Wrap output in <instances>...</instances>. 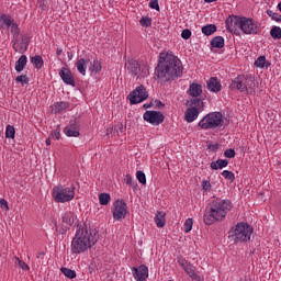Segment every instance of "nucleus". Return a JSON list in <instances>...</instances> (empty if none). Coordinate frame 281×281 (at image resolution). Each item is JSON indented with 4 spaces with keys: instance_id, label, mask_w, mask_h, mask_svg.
Returning <instances> with one entry per match:
<instances>
[{
    "instance_id": "obj_63",
    "label": "nucleus",
    "mask_w": 281,
    "mask_h": 281,
    "mask_svg": "<svg viewBox=\"0 0 281 281\" xmlns=\"http://www.w3.org/2000/svg\"><path fill=\"white\" fill-rule=\"evenodd\" d=\"M278 10L281 11V2L278 3Z\"/></svg>"
},
{
    "instance_id": "obj_41",
    "label": "nucleus",
    "mask_w": 281,
    "mask_h": 281,
    "mask_svg": "<svg viewBox=\"0 0 281 281\" xmlns=\"http://www.w3.org/2000/svg\"><path fill=\"white\" fill-rule=\"evenodd\" d=\"M9 27L11 30V34H13V38L16 36H21L19 25L16 23H11Z\"/></svg>"
},
{
    "instance_id": "obj_42",
    "label": "nucleus",
    "mask_w": 281,
    "mask_h": 281,
    "mask_svg": "<svg viewBox=\"0 0 281 281\" xmlns=\"http://www.w3.org/2000/svg\"><path fill=\"white\" fill-rule=\"evenodd\" d=\"M136 179L142 183L143 186H146V173L144 171H137L136 172Z\"/></svg>"
},
{
    "instance_id": "obj_30",
    "label": "nucleus",
    "mask_w": 281,
    "mask_h": 281,
    "mask_svg": "<svg viewBox=\"0 0 281 281\" xmlns=\"http://www.w3.org/2000/svg\"><path fill=\"white\" fill-rule=\"evenodd\" d=\"M216 32V26L215 24H209L202 27V34L205 36H212Z\"/></svg>"
},
{
    "instance_id": "obj_21",
    "label": "nucleus",
    "mask_w": 281,
    "mask_h": 281,
    "mask_svg": "<svg viewBox=\"0 0 281 281\" xmlns=\"http://www.w3.org/2000/svg\"><path fill=\"white\" fill-rule=\"evenodd\" d=\"M87 65H89V60H87L85 58H80L77 60V63H76L77 71H79V74H81V76L87 75Z\"/></svg>"
},
{
    "instance_id": "obj_61",
    "label": "nucleus",
    "mask_w": 281,
    "mask_h": 281,
    "mask_svg": "<svg viewBox=\"0 0 281 281\" xmlns=\"http://www.w3.org/2000/svg\"><path fill=\"white\" fill-rule=\"evenodd\" d=\"M157 106H165V104L161 101H156Z\"/></svg>"
},
{
    "instance_id": "obj_35",
    "label": "nucleus",
    "mask_w": 281,
    "mask_h": 281,
    "mask_svg": "<svg viewBox=\"0 0 281 281\" xmlns=\"http://www.w3.org/2000/svg\"><path fill=\"white\" fill-rule=\"evenodd\" d=\"M270 36L277 41H280L281 38V27L280 26H273L270 31Z\"/></svg>"
},
{
    "instance_id": "obj_43",
    "label": "nucleus",
    "mask_w": 281,
    "mask_h": 281,
    "mask_svg": "<svg viewBox=\"0 0 281 281\" xmlns=\"http://www.w3.org/2000/svg\"><path fill=\"white\" fill-rule=\"evenodd\" d=\"M192 225H194V222L192 221V218H188L184 222V232H186V234L192 232Z\"/></svg>"
},
{
    "instance_id": "obj_44",
    "label": "nucleus",
    "mask_w": 281,
    "mask_h": 281,
    "mask_svg": "<svg viewBox=\"0 0 281 281\" xmlns=\"http://www.w3.org/2000/svg\"><path fill=\"white\" fill-rule=\"evenodd\" d=\"M139 24L143 27H150V25H153V20L150 18H143L140 19Z\"/></svg>"
},
{
    "instance_id": "obj_36",
    "label": "nucleus",
    "mask_w": 281,
    "mask_h": 281,
    "mask_svg": "<svg viewBox=\"0 0 281 281\" xmlns=\"http://www.w3.org/2000/svg\"><path fill=\"white\" fill-rule=\"evenodd\" d=\"M60 271L66 278H69V280H74V278H76V272L69 268L61 267Z\"/></svg>"
},
{
    "instance_id": "obj_54",
    "label": "nucleus",
    "mask_w": 281,
    "mask_h": 281,
    "mask_svg": "<svg viewBox=\"0 0 281 281\" xmlns=\"http://www.w3.org/2000/svg\"><path fill=\"white\" fill-rule=\"evenodd\" d=\"M78 122H76V120H74V121H70V124H69V126H67L66 128H72V130H75V131H78Z\"/></svg>"
},
{
    "instance_id": "obj_2",
    "label": "nucleus",
    "mask_w": 281,
    "mask_h": 281,
    "mask_svg": "<svg viewBox=\"0 0 281 281\" xmlns=\"http://www.w3.org/2000/svg\"><path fill=\"white\" fill-rule=\"evenodd\" d=\"M100 240V234L95 229L78 227L71 240V254H85Z\"/></svg>"
},
{
    "instance_id": "obj_57",
    "label": "nucleus",
    "mask_w": 281,
    "mask_h": 281,
    "mask_svg": "<svg viewBox=\"0 0 281 281\" xmlns=\"http://www.w3.org/2000/svg\"><path fill=\"white\" fill-rule=\"evenodd\" d=\"M130 186L133 188V190H137V181L134 180Z\"/></svg>"
},
{
    "instance_id": "obj_45",
    "label": "nucleus",
    "mask_w": 281,
    "mask_h": 281,
    "mask_svg": "<svg viewBox=\"0 0 281 281\" xmlns=\"http://www.w3.org/2000/svg\"><path fill=\"white\" fill-rule=\"evenodd\" d=\"M15 82H21V85H27L30 82V78H27L25 75H20L15 78Z\"/></svg>"
},
{
    "instance_id": "obj_5",
    "label": "nucleus",
    "mask_w": 281,
    "mask_h": 281,
    "mask_svg": "<svg viewBox=\"0 0 281 281\" xmlns=\"http://www.w3.org/2000/svg\"><path fill=\"white\" fill-rule=\"evenodd\" d=\"M232 89H237L241 93H254V89H256V81L254 77L247 76H238L235 78L231 85Z\"/></svg>"
},
{
    "instance_id": "obj_40",
    "label": "nucleus",
    "mask_w": 281,
    "mask_h": 281,
    "mask_svg": "<svg viewBox=\"0 0 281 281\" xmlns=\"http://www.w3.org/2000/svg\"><path fill=\"white\" fill-rule=\"evenodd\" d=\"M222 177H224V179H227V181H231V183H234V181L236 180V176H234V172L229 170H224L222 172Z\"/></svg>"
},
{
    "instance_id": "obj_59",
    "label": "nucleus",
    "mask_w": 281,
    "mask_h": 281,
    "mask_svg": "<svg viewBox=\"0 0 281 281\" xmlns=\"http://www.w3.org/2000/svg\"><path fill=\"white\" fill-rule=\"evenodd\" d=\"M150 106H153V103H150V104L145 103V104L143 105V108H145V109H150Z\"/></svg>"
},
{
    "instance_id": "obj_11",
    "label": "nucleus",
    "mask_w": 281,
    "mask_h": 281,
    "mask_svg": "<svg viewBox=\"0 0 281 281\" xmlns=\"http://www.w3.org/2000/svg\"><path fill=\"white\" fill-rule=\"evenodd\" d=\"M127 100L130 104H142L144 100H148V91L144 85H140L127 95Z\"/></svg>"
},
{
    "instance_id": "obj_32",
    "label": "nucleus",
    "mask_w": 281,
    "mask_h": 281,
    "mask_svg": "<svg viewBox=\"0 0 281 281\" xmlns=\"http://www.w3.org/2000/svg\"><path fill=\"white\" fill-rule=\"evenodd\" d=\"M89 70L98 74V71H102V64L98 59H94L93 63L90 64Z\"/></svg>"
},
{
    "instance_id": "obj_8",
    "label": "nucleus",
    "mask_w": 281,
    "mask_h": 281,
    "mask_svg": "<svg viewBox=\"0 0 281 281\" xmlns=\"http://www.w3.org/2000/svg\"><path fill=\"white\" fill-rule=\"evenodd\" d=\"M125 69H127L128 74L133 76V78H146L148 76V66L139 65V61L135 59H128L125 63Z\"/></svg>"
},
{
    "instance_id": "obj_4",
    "label": "nucleus",
    "mask_w": 281,
    "mask_h": 281,
    "mask_svg": "<svg viewBox=\"0 0 281 281\" xmlns=\"http://www.w3.org/2000/svg\"><path fill=\"white\" fill-rule=\"evenodd\" d=\"M251 234H254V227L247 223H237L228 232V240L234 245H240V243H249L251 240Z\"/></svg>"
},
{
    "instance_id": "obj_37",
    "label": "nucleus",
    "mask_w": 281,
    "mask_h": 281,
    "mask_svg": "<svg viewBox=\"0 0 281 281\" xmlns=\"http://www.w3.org/2000/svg\"><path fill=\"white\" fill-rule=\"evenodd\" d=\"M0 21H2L3 25H5L7 27H10V25H12L14 23V19H12L8 14H2L0 16Z\"/></svg>"
},
{
    "instance_id": "obj_38",
    "label": "nucleus",
    "mask_w": 281,
    "mask_h": 281,
    "mask_svg": "<svg viewBox=\"0 0 281 281\" xmlns=\"http://www.w3.org/2000/svg\"><path fill=\"white\" fill-rule=\"evenodd\" d=\"M14 135H16V131L14 130V126L8 125L5 130V137L8 139H14Z\"/></svg>"
},
{
    "instance_id": "obj_28",
    "label": "nucleus",
    "mask_w": 281,
    "mask_h": 281,
    "mask_svg": "<svg viewBox=\"0 0 281 281\" xmlns=\"http://www.w3.org/2000/svg\"><path fill=\"white\" fill-rule=\"evenodd\" d=\"M255 67H259L260 69H265L271 67V63L267 61V57L259 56L255 61Z\"/></svg>"
},
{
    "instance_id": "obj_20",
    "label": "nucleus",
    "mask_w": 281,
    "mask_h": 281,
    "mask_svg": "<svg viewBox=\"0 0 281 281\" xmlns=\"http://www.w3.org/2000/svg\"><path fill=\"white\" fill-rule=\"evenodd\" d=\"M179 265L184 269L186 273L189 276H193V273L196 272V267H194L192 263L186 261V260H179Z\"/></svg>"
},
{
    "instance_id": "obj_18",
    "label": "nucleus",
    "mask_w": 281,
    "mask_h": 281,
    "mask_svg": "<svg viewBox=\"0 0 281 281\" xmlns=\"http://www.w3.org/2000/svg\"><path fill=\"white\" fill-rule=\"evenodd\" d=\"M206 87L209 91H212V93H218L221 89H223V86L221 85V81H218V78L212 77L209 79Z\"/></svg>"
},
{
    "instance_id": "obj_50",
    "label": "nucleus",
    "mask_w": 281,
    "mask_h": 281,
    "mask_svg": "<svg viewBox=\"0 0 281 281\" xmlns=\"http://www.w3.org/2000/svg\"><path fill=\"white\" fill-rule=\"evenodd\" d=\"M149 8H151V10H157L159 12V1L157 0H151L149 2Z\"/></svg>"
},
{
    "instance_id": "obj_10",
    "label": "nucleus",
    "mask_w": 281,
    "mask_h": 281,
    "mask_svg": "<svg viewBox=\"0 0 281 281\" xmlns=\"http://www.w3.org/2000/svg\"><path fill=\"white\" fill-rule=\"evenodd\" d=\"M260 22L251 18L241 16L240 32L243 34H260Z\"/></svg>"
},
{
    "instance_id": "obj_25",
    "label": "nucleus",
    "mask_w": 281,
    "mask_h": 281,
    "mask_svg": "<svg viewBox=\"0 0 281 281\" xmlns=\"http://www.w3.org/2000/svg\"><path fill=\"white\" fill-rule=\"evenodd\" d=\"M25 65H27V56L22 55L20 56L19 60L15 63V71H18V74H21V71L25 69Z\"/></svg>"
},
{
    "instance_id": "obj_1",
    "label": "nucleus",
    "mask_w": 281,
    "mask_h": 281,
    "mask_svg": "<svg viewBox=\"0 0 281 281\" xmlns=\"http://www.w3.org/2000/svg\"><path fill=\"white\" fill-rule=\"evenodd\" d=\"M155 76L162 82L181 78V76H183V66L181 65V60L172 54L161 53L159 55L158 65L155 69Z\"/></svg>"
},
{
    "instance_id": "obj_19",
    "label": "nucleus",
    "mask_w": 281,
    "mask_h": 281,
    "mask_svg": "<svg viewBox=\"0 0 281 281\" xmlns=\"http://www.w3.org/2000/svg\"><path fill=\"white\" fill-rule=\"evenodd\" d=\"M188 93L191 98H199L203 93V87L199 83H191Z\"/></svg>"
},
{
    "instance_id": "obj_58",
    "label": "nucleus",
    "mask_w": 281,
    "mask_h": 281,
    "mask_svg": "<svg viewBox=\"0 0 281 281\" xmlns=\"http://www.w3.org/2000/svg\"><path fill=\"white\" fill-rule=\"evenodd\" d=\"M46 146H52V137L50 136L46 139Z\"/></svg>"
},
{
    "instance_id": "obj_39",
    "label": "nucleus",
    "mask_w": 281,
    "mask_h": 281,
    "mask_svg": "<svg viewBox=\"0 0 281 281\" xmlns=\"http://www.w3.org/2000/svg\"><path fill=\"white\" fill-rule=\"evenodd\" d=\"M266 13L268 14V16H270V19H272V21H277V23H280V21H281L280 13L274 12L272 10H267Z\"/></svg>"
},
{
    "instance_id": "obj_14",
    "label": "nucleus",
    "mask_w": 281,
    "mask_h": 281,
    "mask_svg": "<svg viewBox=\"0 0 281 281\" xmlns=\"http://www.w3.org/2000/svg\"><path fill=\"white\" fill-rule=\"evenodd\" d=\"M143 119L145 122L153 124V126H159V124L164 123L166 116H164V113L159 111H146L143 115Z\"/></svg>"
},
{
    "instance_id": "obj_31",
    "label": "nucleus",
    "mask_w": 281,
    "mask_h": 281,
    "mask_svg": "<svg viewBox=\"0 0 281 281\" xmlns=\"http://www.w3.org/2000/svg\"><path fill=\"white\" fill-rule=\"evenodd\" d=\"M100 205H109L111 203V194L109 193H100L99 194Z\"/></svg>"
},
{
    "instance_id": "obj_51",
    "label": "nucleus",
    "mask_w": 281,
    "mask_h": 281,
    "mask_svg": "<svg viewBox=\"0 0 281 281\" xmlns=\"http://www.w3.org/2000/svg\"><path fill=\"white\" fill-rule=\"evenodd\" d=\"M189 278H191L192 281H203V277H201V274L193 272Z\"/></svg>"
},
{
    "instance_id": "obj_24",
    "label": "nucleus",
    "mask_w": 281,
    "mask_h": 281,
    "mask_svg": "<svg viewBox=\"0 0 281 281\" xmlns=\"http://www.w3.org/2000/svg\"><path fill=\"white\" fill-rule=\"evenodd\" d=\"M66 109H69V102H66V101L57 102L52 106V113H60Z\"/></svg>"
},
{
    "instance_id": "obj_29",
    "label": "nucleus",
    "mask_w": 281,
    "mask_h": 281,
    "mask_svg": "<svg viewBox=\"0 0 281 281\" xmlns=\"http://www.w3.org/2000/svg\"><path fill=\"white\" fill-rule=\"evenodd\" d=\"M31 63L34 65L35 69H42L44 65L43 57L41 55L31 57Z\"/></svg>"
},
{
    "instance_id": "obj_3",
    "label": "nucleus",
    "mask_w": 281,
    "mask_h": 281,
    "mask_svg": "<svg viewBox=\"0 0 281 281\" xmlns=\"http://www.w3.org/2000/svg\"><path fill=\"white\" fill-rule=\"evenodd\" d=\"M232 201L217 198L210 203V209L205 211L203 221L205 225H214L216 221H223L229 210H232Z\"/></svg>"
},
{
    "instance_id": "obj_34",
    "label": "nucleus",
    "mask_w": 281,
    "mask_h": 281,
    "mask_svg": "<svg viewBox=\"0 0 281 281\" xmlns=\"http://www.w3.org/2000/svg\"><path fill=\"white\" fill-rule=\"evenodd\" d=\"M14 265H15V267H19L20 269H22L23 271L30 270V266H27V263H25V261L20 260L19 257H14Z\"/></svg>"
},
{
    "instance_id": "obj_23",
    "label": "nucleus",
    "mask_w": 281,
    "mask_h": 281,
    "mask_svg": "<svg viewBox=\"0 0 281 281\" xmlns=\"http://www.w3.org/2000/svg\"><path fill=\"white\" fill-rule=\"evenodd\" d=\"M155 223L157 227H166V212L157 211L155 216Z\"/></svg>"
},
{
    "instance_id": "obj_55",
    "label": "nucleus",
    "mask_w": 281,
    "mask_h": 281,
    "mask_svg": "<svg viewBox=\"0 0 281 281\" xmlns=\"http://www.w3.org/2000/svg\"><path fill=\"white\" fill-rule=\"evenodd\" d=\"M114 130L116 131V133H124V124L119 123L117 125H115Z\"/></svg>"
},
{
    "instance_id": "obj_47",
    "label": "nucleus",
    "mask_w": 281,
    "mask_h": 281,
    "mask_svg": "<svg viewBox=\"0 0 281 281\" xmlns=\"http://www.w3.org/2000/svg\"><path fill=\"white\" fill-rule=\"evenodd\" d=\"M190 36H192V31H190L189 29H184L181 33V37L184 41H188V38H190Z\"/></svg>"
},
{
    "instance_id": "obj_62",
    "label": "nucleus",
    "mask_w": 281,
    "mask_h": 281,
    "mask_svg": "<svg viewBox=\"0 0 281 281\" xmlns=\"http://www.w3.org/2000/svg\"><path fill=\"white\" fill-rule=\"evenodd\" d=\"M205 1V3H214V1H216V0H204Z\"/></svg>"
},
{
    "instance_id": "obj_60",
    "label": "nucleus",
    "mask_w": 281,
    "mask_h": 281,
    "mask_svg": "<svg viewBox=\"0 0 281 281\" xmlns=\"http://www.w3.org/2000/svg\"><path fill=\"white\" fill-rule=\"evenodd\" d=\"M57 56H60V54H63V49L61 48H58L57 52H56Z\"/></svg>"
},
{
    "instance_id": "obj_13",
    "label": "nucleus",
    "mask_w": 281,
    "mask_h": 281,
    "mask_svg": "<svg viewBox=\"0 0 281 281\" xmlns=\"http://www.w3.org/2000/svg\"><path fill=\"white\" fill-rule=\"evenodd\" d=\"M30 45V36L27 35H16L13 37V49L18 54H25Z\"/></svg>"
},
{
    "instance_id": "obj_22",
    "label": "nucleus",
    "mask_w": 281,
    "mask_h": 281,
    "mask_svg": "<svg viewBox=\"0 0 281 281\" xmlns=\"http://www.w3.org/2000/svg\"><path fill=\"white\" fill-rule=\"evenodd\" d=\"M228 164V159H217L216 161L211 162V170H221L223 168H227Z\"/></svg>"
},
{
    "instance_id": "obj_12",
    "label": "nucleus",
    "mask_w": 281,
    "mask_h": 281,
    "mask_svg": "<svg viewBox=\"0 0 281 281\" xmlns=\"http://www.w3.org/2000/svg\"><path fill=\"white\" fill-rule=\"evenodd\" d=\"M112 214L114 221H122L126 218V214H128V205L124 200H116L113 203Z\"/></svg>"
},
{
    "instance_id": "obj_9",
    "label": "nucleus",
    "mask_w": 281,
    "mask_h": 281,
    "mask_svg": "<svg viewBox=\"0 0 281 281\" xmlns=\"http://www.w3.org/2000/svg\"><path fill=\"white\" fill-rule=\"evenodd\" d=\"M74 196H76V191H74V188L61 186L56 187L53 190V198L56 203H67L69 201H72Z\"/></svg>"
},
{
    "instance_id": "obj_46",
    "label": "nucleus",
    "mask_w": 281,
    "mask_h": 281,
    "mask_svg": "<svg viewBox=\"0 0 281 281\" xmlns=\"http://www.w3.org/2000/svg\"><path fill=\"white\" fill-rule=\"evenodd\" d=\"M224 157H227V159H234L236 157V150L234 148H228L224 151Z\"/></svg>"
},
{
    "instance_id": "obj_52",
    "label": "nucleus",
    "mask_w": 281,
    "mask_h": 281,
    "mask_svg": "<svg viewBox=\"0 0 281 281\" xmlns=\"http://www.w3.org/2000/svg\"><path fill=\"white\" fill-rule=\"evenodd\" d=\"M0 207L2 210H5V212H8V210H10V206H8V201H5L4 199L0 200Z\"/></svg>"
},
{
    "instance_id": "obj_33",
    "label": "nucleus",
    "mask_w": 281,
    "mask_h": 281,
    "mask_svg": "<svg viewBox=\"0 0 281 281\" xmlns=\"http://www.w3.org/2000/svg\"><path fill=\"white\" fill-rule=\"evenodd\" d=\"M64 133L67 137H80V132L71 127H65Z\"/></svg>"
},
{
    "instance_id": "obj_17",
    "label": "nucleus",
    "mask_w": 281,
    "mask_h": 281,
    "mask_svg": "<svg viewBox=\"0 0 281 281\" xmlns=\"http://www.w3.org/2000/svg\"><path fill=\"white\" fill-rule=\"evenodd\" d=\"M59 76L63 82H65V85H70V87H76V80L74 79V75H71V70H69L66 67H63L59 70Z\"/></svg>"
},
{
    "instance_id": "obj_6",
    "label": "nucleus",
    "mask_w": 281,
    "mask_h": 281,
    "mask_svg": "<svg viewBox=\"0 0 281 281\" xmlns=\"http://www.w3.org/2000/svg\"><path fill=\"white\" fill-rule=\"evenodd\" d=\"M204 131H212L223 126V113L211 112L206 114L198 124Z\"/></svg>"
},
{
    "instance_id": "obj_56",
    "label": "nucleus",
    "mask_w": 281,
    "mask_h": 281,
    "mask_svg": "<svg viewBox=\"0 0 281 281\" xmlns=\"http://www.w3.org/2000/svg\"><path fill=\"white\" fill-rule=\"evenodd\" d=\"M209 150H213V153L216 151V150H218V144L209 145Z\"/></svg>"
},
{
    "instance_id": "obj_7",
    "label": "nucleus",
    "mask_w": 281,
    "mask_h": 281,
    "mask_svg": "<svg viewBox=\"0 0 281 281\" xmlns=\"http://www.w3.org/2000/svg\"><path fill=\"white\" fill-rule=\"evenodd\" d=\"M189 109H187L184 113V120L186 122L192 123L196 117H199V113L202 111L203 106L205 104L203 103V100L199 98L191 99L188 101Z\"/></svg>"
},
{
    "instance_id": "obj_26",
    "label": "nucleus",
    "mask_w": 281,
    "mask_h": 281,
    "mask_svg": "<svg viewBox=\"0 0 281 281\" xmlns=\"http://www.w3.org/2000/svg\"><path fill=\"white\" fill-rule=\"evenodd\" d=\"M61 221L66 225H74V223L76 221V214H74V212H71V211H68V212L64 213Z\"/></svg>"
},
{
    "instance_id": "obj_16",
    "label": "nucleus",
    "mask_w": 281,
    "mask_h": 281,
    "mask_svg": "<svg viewBox=\"0 0 281 281\" xmlns=\"http://www.w3.org/2000/svg\"><path fill=\"white\" fill-rule=\"evenodd\" d=\"M133 277L136 281H146L148 280V267L146 265H140L138 268H132Z\"/></svg>"
},
{
    "instance_id": "obj_48",
    "label": "nucleus",
    "mask_w": 281,
    "mask_h": 281,
    "mask_svg": "<svg viewBox=\"0 0 281 281\" xmlns=\"http://www.w3.org/2000/svg\"><path fill=\"white\" fill-rule=\"evenodd\" d=\"M50 137H55L56 139H60V125H57V128L50 133Z\"/></svg>"
},
{
    "instance_id": "obj_53",
    "label": "nucleus",
    "mask_w": 281,
    "mask_h": 281,
    "mask_svg": "<svg viewBox=\"0 0 281 281\" xmlns=\"http://www.w3.org/2000/svg\"><path fill=\"white\" fill-rule=\"evenodd\" d=\"M135 180H133V176L131 175H126L124 178V183H126V186H131Z\"/></svg>"
},
{
    "instance_id": "obj_49",
    "label": "nucleus",
    "mask_w": 281,
    "mask_h": 281,
    "mask_svg": "<svg viewBox=\"0 0 281 281\" xmlns=\"http://www.w3.org/2000/svg\"><path fill=\"white\" fill-rule=\"evenodd\" d=\"M202 189H203L205 192L212 190V183H210V181H207V180H203V181H202Z\"/></svg>"
},
{
    "instance_id": "obj_27",
    "label": "nucleus",
    "mask_w": 281,
    "mask_h": 281,
    "mask_svg": "<svg viewBox=\"0 0 281 281\" xmlns=\"http://www.w3.org/2000/svg\"><path fill=\"white\" fill-rule=\"evenodd\" d=\"M211 47H215L216 49H223V47H225V38H223V36H215L211 41Z\"/></svg>"
},
{
    "instance_id": "obj_15",
    "label": "nucleus",
    "mask_w": 281,
    "mask_h": 281,
    "mask_svg": "<svg viewBox=\"0 0 281 281\" xmlns=\"http://www.w3.org/2000/svg\"><path fill=\"white\" fill-rule=\"evenodd\" d=\"M225 23L227 32H231V34H238V30H240L243 23V16L229 15Z\"/></svg>"
}]
</instances>
